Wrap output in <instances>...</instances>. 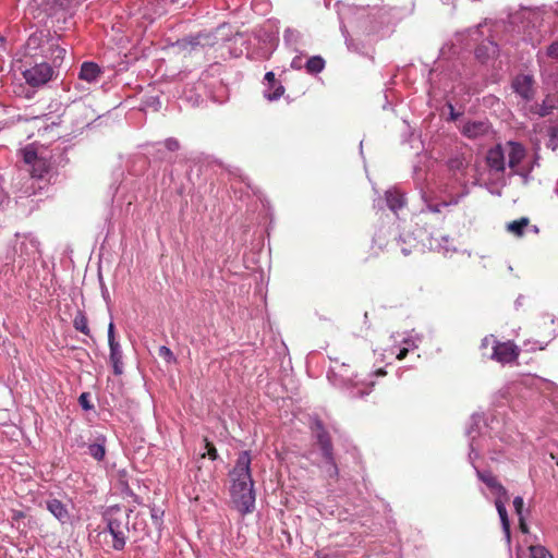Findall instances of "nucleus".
Here are the masks:
<instances>
[{"label":"nucleus","mask_w":558,"mask_h":558,"mask_svg":"<svg viewBox=\"0 0 558 558\" xmlns=\"http://www.w3.org/2000/svg\"><path fill=\"white\" fill-rule=\"evenodd\" d=\"M384 374V371L381 368L376 369L375 376H381Z\"/></svg>","instance_id":"nucleus-49"},{"label":"nucleus","mask_w":558,"mask_h":558,"mask_svg":"<svg viewBox=\"0 0 558 558\" xmlns=\"http://www.w3.org/2000/svg\"><path fill=\"white\" fill-rule=\"evenodd\" d=\"M108 344L110 349L109 360L116 375L123 373V353L120 343L114 337V325L110 322L108 326Z\"/></svg>","instance_id":"nucleus-12"},{"label":"nucleus","mask_w":558,"mask_h":558,"mask_svg":"<svg viewBox=\"0 0 558 558\" xmlns=\"http://www.w3.org/2000/svg\"><path fill=\"white\" fill-rule=\"evenodd\" d=\"M230 495L234 508L241 514L251 513L255 508L254 482L251 474V456L242 451L230 472Z\"/></svg>","instance_id":"nucleus-2"},{"label":"nucleus","mask_w":558,"mask_h":558,"mask_svg":"<svg viewBox=\"0 0 558 558\" xmlns=\"http://www.w3.org/2000/svg\"><path fill=\"white\" fill-rule=\"evenodd\" d=\"M526 156L525 147L514 141H508L505 144H497L490 147L486 154V165L489 170L496 174L504 173L507 166L510 169L520 166Z\"/></svg>","instance_id":"nucleus-3"},{"label":"nucleus","mask_w":558,"mask_h":558,"mask_svg":"<svg viewBox=\"0 0 558 558\" xmlns=\"http://www.w3.org/2000/svg\"><path fill=\"white\" fill-rule=\"evenodd\" d=\"M385 524H386V536L388 534H393V535H390L389 538H390L392 546H397V542H395V539L398 541V536H397V532H396V522L388 520V518L386 517Z\"/></svg>","instance_id":"nucleus-37"},{"label":"nucleus","mask_w":558,"mask_h":558,"mask_svg":"<svg viewBox=\"0 0 558 558\" xmlns=\"http://www.w3.org/2000/svg\"><path fill=\"white\" fill-rule=\"evenodd\" d=\"M303 59L301 56H296L291 61V68L294 70H300L304 66Z\"/></svg>","instance_id":"nucleus-44"},{"label":"nucleus","mask_w":558,"mask_h":558,"mask_svg":"<svg viewBox=\"0 0 558 558\" xmlns=\"http://www.w3.org/2000/svg\"><path fill=\"white\" fill-rule=\"evenodd\" d=\"M373 189H374L375 194L378 195L377 189L375 186Z\"/></svg>","instance_id":"nucleus-54"},{"label":"nucleus","mask_w":558,"mask_h":558,"mask_svg":"<svg viewBox=\"0 0 558 558\" xmlns=\"http://www.w3.org/2000/svg\"><path fill=\"white\" fill-rule=\"evenodd\" d=\"M101 74L99 65L95 62H84L81 65L78 78L87 83H95Z\"/></svg>","instance_id":"nucleus-18"},{"label":"nucleus","mask_w":558,"mask_h":558,"mask_svg":"<svg viewBox=\"0 0 558 558\" xmlns=\"http://www.w3.org/2000/svg\"><path fill=\"white\" fill-rule=\"evenodd\" d=\"M345 385H353V386H355L356 383H353L352 379L348 378L347 381H345Z\"/></svg>","instance_id":"nucleus-51"},{"label":"nucleus","mask_w":558,"mask_h":558,"mask_svg":"<svg viewBox=\"0 0 558 558\" xmlns=\"http://www.w3.org/2000/svg\"><path fill=\"white\" fill-rule=\"evenodd\" d=\"M530 558H554V556L541 545L530 546Z\"/></svg>","instance_id":"nucleus-36"},{"label":"nucleus","mask_w":558,"mask_h":558,"mask_svg":"<svg viewBox=\"0 0 558 558\" xmlns=\"http://www.w3.org/2000/svg\"><path fill=\"white\" fill-rule=\"evenodd\" d=\"M39 251L38 241L29 235L16 234V239L13 245V253L7 258L13 263H17L20 267L31 258H35Z\"/></svg>","instance_id":"nucleus-6"},{"label":"nucleus","mask_w":558,"mask_h":558,"mask_svg":"<svg viewBox=\"0 0 558 558\" xmlns=\"http://www.w3.org/2000/svg\"><path fill=\"white\" fill-rule=\"evenodd\" d=\"M80 0H41L40 7L50 16H57L59 13H70Z\"/></svg>","instance_id":"nucleus-14"},{"label":"nucleus","mask_w":558,"mask_h":558,"mask_svg":"<svg viewBox=\"0 0 558 558\" xmlns=\"http://www.w3.org/2000/svg\"><path fill=\"white\" fill-rule=\"evenodd\" d=\"M418 170H420V169H418V167H417V166H414L413 171H414V174H415V175H418Z\"/></svg>","instance_id":"nucleus-52"},{"label":"nucleus","mask_w":558,"mask_h":558,"mask_svg":"<svg viewBox=\"0 0 558 558\" xmlns=\"http://www.w3.org/2000/svg\"><path fill=\"white\" fill-rule=\"evenodd\" d=\"M112 536V548L116 550H122L126 544L128 533L124 531L108 530Z\"/></svg>","instance_id":"nucleus-30"},{"label":"nucleus","mask_w":558,"mask_h":558,"mask_svg":"<svg viewBox=\"0 0 558 558\" xmlns=\"http://www.w3.org/2000/svg\"><path fill=\"white\" fill-rule=\"evenodd\" d=\"M283 40L284 44L294 51H298L303 46V36L294 28H287L284 31Z\"/></svg>","instance_id":"nucleus-20"},{"label":"nucleus","mask_w":558,"mask_h":558,"mask_svg":"<svg viewBox=\"0 0 558 558\" xmlns=\"http://www.w3.org/2000/svg\"><path fill=\"white\" fill-rule=\"evenodd\" d=\"M468 161L462 154H456L448 159V168L453 172H460L465 169Z\"/></svg>","instance_id":"nucleus-31"},{"label":"nucleus","mask_w":558,"mask_h":558,"mask_svg":"<svg viewBox=\"0 0 558 558\" xmlns=\"http://www.w3.org/2000/svg\"><path fill=\"white\" fill-rule=\"evenodd\" d=\"M131 509L121 508L119 506L109 507L104 519L107 522V530H117L129 532Z\"/></svg>","instance_id":"nucleus-8"},{"label":"nucleus","mask_w":558,"mask_h":558,"mask_svg":"<svg viewBox=\"0 0 558 558\" xmlns=\"http://www.w3.org/2000/svg\"><path fill=\"white\" fill-rule=\"evenodd\" d=\"M306 72L310 74H318L325 69V60L320 56L311 57L305 62Z\"/></svg>","instance_id":"nucleus-25"},{"label":"nucleus","mask_w":558,"mask_h":558,"mask_svg":"<svg viewBox=\"0 0 558 558\" xmlns=\"http://www.w3.org/2000/svg\"><path fill=\"white\" fill-rule=\"evenodd\" d=\"M546 56L558 60V40L554 41L547 47Z\"/></svg>","instance_id":"nucleus-42"},{"label":"nucleus","mask_w":558,"mask_h":558,"mask_svg":"<svg viewBox=\"0 0 558 558\" xmlns=\"http://www.w3.org/2000/svg\"><path fill=\"white\" fill-rule=\"evenodd\" d=\"M49 162L44 157H40L37 161V165H33L31 169L32 177L34 178H43L46 172L49 170Z\"/></svg>","instance_id":"nucleus-34"},{"label":"nucleus","mask_w":558,"mask_h":558,"mask_svg":"<svg viewBox=\"0 0 558 558\" xmlns=\"http://www.w3.org/2000/svg\"><path fill=\"white\" fill-rule=\"evenodd\" d=\"M367 393H368V391H366V390H359V392H357V395L361 396V397H363V396H365Z\"/></svg>","instance_id":"nucleus-50"},{"label":"nucleus","mask_w":558,"mask_h":558,"mask_svg":"<svg viewBox=\"0 0 558 558\" xmlns=\"http://www.w3.org/2000/svg\"><path fill=\"white\" fill-rule=\"evenodd\" d=\"M536 163L537 162L535 160L529 167H519V166H517V167H514V169H510L511 170L510 174L511 175H519L522 179L523 183L527 184L529 181L531 180V172H532V170L534 168V165H536Z\"/></svg>","instance_id":"nucleus-33"},{"label":"nucleus","mask_w":558,"mask_h":558,"mask_svg":"<svg viewBox=\"0 0 558 558\" xmlns=\"http://www.w3.org/2000/svg\"><path fill=\"white\" fill-rule=\"evenodd\" d=\"M386 206L391 210L397 219L405 221L408 210L407 199L403 192L396 187L386 190Z\"/></svg>","instance_id":"nucleus-10"},{"label":"nucleus","mask_w":558,"mask_h":558,"mask_svg":"<svg viewBox=\"0 0 558 558\" xmlns=\"http://www.w3.org/2000/svg\"><path fill=\"white\" fill-rule=\"evenodd\" d=\"M374 208L378 210L383 208V201L379 196L374 199Z\"/></svg>","instance_id":"nucleus-48"},{"label":"nucleus","mask_w":558,"mask_h":558,"mask_svg":"<svg viewBox=\"0 0 558 558\" xmlns=\"http://www.w3.org/2000/svg\"><path fill=\"white\" fill-rule=\"evenodd\" d=\"M547 147L555 150L558 147V118L550 121L547 129Z\"/></svg>","instance_id":"nucleus-27"},{"label":"nucleus","mask_w":558,"mask_h":558,"mask_svg":"<svg viewBox=\"0 0 558 558\" xmlns=\"http://www.w3.org/2000/svg\"><path fill=\"white\" fill-rule=\"evenodd\" d=\"M466 435L470 440L469 461L473 465L477 478L485 484L487 489L495 497L496 510L500 519L508 550L511 553L510 520L505 506V502L509 499L508 492L490 471L480 470L475 465V459L480 457V452L484 450L500 451L494 441L496 437L499 438L500 441H506L499 427V421L496 417H492L489 422H486L482 415L473 414L471 416V423L466 428Z\"/></svg>","instance_id":"nucleus-1"},{"label":"nucleus","mask_w":558,"mask_h":558,"mask_svg":"<svg viewBox=\"0 0 558 558\" xmlns=\"http://www.w3.org/2000/svg\"><path fill=\"white\" fill-rule=\"evenodd\" d=\"M47 510L62 524L70 521L66 506L59 499L51 498L46 501Z\"/></svg>","instance_id":"nucleus-16"},{"label":"nucleus","mask_w":558,"mask_h":558,"mask_svg":"<svg viewBox=\"0 0 558 558\" xmlns=\"http://www.w3.org/2000/svg\"><path fill=\"white\" fill-rule=\"evenodd\" d=\"M547 14L546 7L526 9L523 12L524 41L536 46L544 39L549 29V24L546 23Z\"/></svg>","instance_id":"nucleus-5"},{"label":"nucleus","mask_w":558,"mask_h":558,"mask_svg":"<svg viewBox=\"0 0 558 558\" xmlns=\"http://www.w3.org/2000/svg\"><path fill=\"white\" fill-rule=\"evenodd\" d=\"M530 220L526 217H522L518 220H513L507 225V230L517 236H522L524 229L529 226Z\"/></svg>","instance_id":"nucleus-28"},{"label":"nucleus","mask_w":558,"mask_h":558,"mask_svg":"<svg viewBox=\"0 0 558 558\" xmlns=\"http://www.w3.org/2000/svg\"><path fill=\"white\" fill-rule=\"evenodd\" d=\"M391 339L393 344L389 349L390 354H395L398 360H402L409 351L418 347V343L422 341V336L414 331H405L392 335Z\"/></svg>","instance_id":"nucleus-7"},{"label":"nucleus","mask_w":558,"mask_h":558,"mask_svg":"<svg viewBox=\"0 0 558 558\" xmlns=\"http://www.w3.org/2000/svg\"><path fill=\"white\" fill-rule=\"evenodd\" d=\"M163 144H165V147L170 151H175L180 148V144H179L178 140H175L173 137L167 138Z\"/></svg>","instance_id":"nucleus-43"},{"label":"nucleus","mask_w":558,"mask_h":558,"mask_svg":"<svg viewBox=\"0 0 558 558\" xmlns=\"http://www.w3.org/2000/svg\"><path fill=\"white\" fill-rule=\"evenodd\" d=\"M497 52V46L493 41H487L486 44H482L475 50V56L478 60L485 61L492 54Z\"/></svg>","instance_id":"nucleus-26"},{"label":"nucleus","mask_w":558,"mask_h":558,"mask_svg":"<svg viewBox=\"0 0 558 558\" xmlns=\"http://www.w3.org/2000/svg\"><path fill=\"white\" fill-rule=\"evenodd\" d=\"M496 342L497 341L493 336L485 337L481 345L483 350V355L489 356V353L493 351L494 344H496Z\"/></svg>","instance_id":"nucleus-38"},{"label":"nucleus","mask_w":558,"mask_h":558,"mask_svg":"<svg viewBox=\"0 0 558 558\" xmlns=\"http://www.w3.org/2000/svg\"><path fill=\"white\" fill-rule=\"evenodd\" d=\"M445 252H449V247L444 246Z\"/></svg>","instance_id":"nucleus-55"},{"label":"nucleus","mask_w":558,"mask_h":558,"mask_svg":"<svg viewBox=\"0 0 558 558\" xmlns=\"http://www.w3.org/2000/svg\"><path fill=\"white\" fill-rule=\"evenodd\" d=\"M513 88L524 99L532 97V78L527 75L518 77L513 82Z\"/></svg>","instance_id":"nucleus-19"},{"label":"nucleus","mask_w":558,"mask_h":558,"mask_svg":"<svg viewBox=\"0 0 558 558\" xmlns=\"http://www.w3.org/2000/svg\"><path fill=\"white\" fill-rule=\"evenodd\" d=\"M40 157L38 156L37 151L35 150V148L29 145V146H26L24 149H23V159L25 161V163L29 165L31 167L35 163L37 165V161Z\"/></svg>","instance_id":"nucleus-35"},{"label":"nucleus","mask_w":558,"mask_h":558,"mask_svg":"<svg viewBox=\"0 0 558 558\" xmlns=\"http://www.w3.org/2000/svg\"><path fill=\"white\" fill-rule=\"evenodd\" d=\"M311 428L324 459L322 463L317 464L318 468L322 470L326 477L337 478L339 470L335 461L333 447L329 434L319 420H314L311 424Z\"/></svg>","instance_id":"nucleus-4"},{"label":"nucleus","mask_w":558,"mask_h":558,"mask_svg":"<svg viewBox=\"0 0 558 558\" xmlns=\"http://www.w3.org/2000/svg\"><path fill=\"white\" fill-rule=\"evenodd\" d=\"M513 507H514V511H515L518 518L524 517V514H523L524 501L521 496H517L513 499Z\"/></svg>","instance_id":"nucleus-40"},{"label":"nucleus","mask_w":558,"mask_h":558,"mask_svg":"<svg viewBox=\"0 0 558 558\" xmlns=\"http://www.w3.org/2000/svg\"><path fill=\"white\" fill-rule=\"evenodd\" d=\"M400 226L398 225L397 229ZM390 234L393 239L390 241V251H399L403 256L411 254L412 250L416 247V240L410 232H400L399 230H390Z\"/></svg>","instance_id":"nucleus-11"},{"label":"nucleus","mask_w":558,"mask_h":558,"mask_svg":"<svg viewBox=\"0 0 558 558\" xmlns=\"http://www.w3.org/2000/svg\"><path fill=\"white\" fill-rule=\"evenodd\" d=\"M532 230H533L535 233H536V232H538V228H537L536 226H533V227H532Z\"/></svg>","instance_id":"nucleus-53"},{"label":"nucleus","mask_w":558,"mask_h":558,"mask_svg":"<svg viewBox=\"0 0 558 558\" xmlns=\"http://www.w3.org/2000/svg\"><path fill=\"white\" fill-rule=\"evenodd\" d=\"M44 38H45V35L43 32L32 34L28 37L27 43H26V47L29 50V52L36 51L39 49L40 52L43 53V50L47 49V45H46V41L44 43Z\"/></svg>","instance_id":"nucleus-23"},{"label":"nucleus","mask_w":558,"mask_h":558,"mask_svg":"<svg viewBox=\"0 0 558 558\" xmlns=\"http://www.w3.org/2000/svg\"><path fill=\"white\" fill-rule=\"evenodd\" d=\"M448 107L450 109V119L452 121H456L458 119V117L460 116V113L454 111V107L451 104H448Z\"/></svg>","instance_id":"nucleus-47"},{"label":"nucleus","mask_w":558,"mask_h":558,"mask_svg":"<svg viewBox=\"0 0 558 558\" xmlns=\"http://www.w3.org/2000/svg\"><path fill=\"white\" fill-rule=\"evenodd\" d=\"M158 354L161 359H163L167 363H172L175 361V357L172 353V351L168 348V347H165V345H161L159 348V351H158Z\"/></svg>","instance_id":"nucleus-39"},{"label":"nucleus","mask_w":558,"mask_h":558,"mask_svg":"<svg viewBox=\"0 0 558 558\" xmlns=\"http://www.w3.org/2000/svg\"><path fill=\"white\" fill-rule=\"evenodd\" d=\"M88 453L97 461H102L106 456V437L98 436L95 442L88 445Z\"/></svg>","instance_id":"nucleus-21"},{"label":"nucleus","mask_w":558,"mask_h":558,"mask_svg":"<svg viewBox=\"0 0 558 558\" xmlns=\"http://www.w3.org/2000/svg\"><path fill=\"white\" fill-rule=\"evenodd\" d=\"M80 405L88 411L93 409V404L89 402V395L86 392H83L78 398Z\"/></svg>","instance_id":"nucleus-41"},{"label":"nucleus","mask_w":558,"mask_h":558,"mask_svg":"<svg viewBox=\"0 0 558 558\" xmlns=\"http://www.w3.org/2000/svg\"><path fill=\"white\" fill-rule=\"evenodd\" d=\"M558 107V98L554 95H547L541 105H536V111L541 117H546Z\"/></svg>","instance_id":"nucleus-22"},{"label":"nucleus","mask_w":558,"mask_h":558,"mask_svg":"<svg viewBox=\"0 0 558 558\" xmlns=\"http://www.w3.org/2000/svg\"><path fill=\"white\" fill-rule=\"evenodd\" d=\"M489 132V124L486 121H471L464 124L462 133L469 138H477Z\"/></svg>","instance_id":"nucleus-17"},{"label":"nucleus","mask_w":558,"mask_h":558,"mask_svg":"<svg viewBox=\"0 0 558 558\" xmlns=\"http://www.w3.org/2000/svg\"><path fill=\"white\" fill-rule=\"evenodd\" d=\"M489 357L499 363H510L518 357L515 347L511 342H496Z\"/></svg>","instance_id":"nucleus-15"},{"label":"nucleus","mask_w":558,"mask_h":558,"mask_svg":"<svg viewBox=\"0 0 558 558\" xmlns=\"http://www.w3.org/2000/svg\"><path fill=\"white\" fill-rule=\"evenodd\" d=\"M26 83L38 87L48 83L53 76V69L47 62L37 63L23 72Z\"/></svg>","instance_id":"nucleus-9"},{"label":"nucleus","mask_w":558,"mask_h":558,"mask_svg":"<svg viewBox=\"0 0 558 558\" xmlns=\"http://www.w3.org/2000/svg\"><path fill=\"white\" fill-rule=\"evenodd\" d=\"M519 529L520 531L523 533V534H527L529 533V526H527V523L525 521V517H519Z\"/></svg>","instance_id":"nucleus-45"},{"label":"nucleus","mask_w":558,"mask_h":558,"mask_svg":"<svg viewBox=\"0 0 558 558\" xmlns=\"http://www.w3.org/2000/svg\"><path fill=\"white\" fill-rule=\"evenodd\" d=\"M263 86L264 97L269 101L278 100L284 94L282 83L276 78L275 73L271 71L265 74Z\"/></svg>","instance_id":"nucleus-13"},{"label":"nucleus","mask_w":558,"mask_h":558,"mask_svg":"<svg viewBox=\"0 0 558 558\" xmlns=\"http://www.w3.org/2000/svg\"><path fill=\"white\" fill-rule=\"evenodd\" d=\"M46 45L47 49L43 50V54L48 57V54L50 53V58L53 60L54 63L58 60H62L64 58L66 52L64 48L59 47L52 40H46Z\"/></svg>","instance_id":"nucleus-24"},{"label":"nucleus","mask_w":558,"mask_h":558,"mask_svg":"<svg viewBox=\"0 0 558 558\" xmlns=\"http://www.w3.org/2000/svg\"><path fill=\"white\" fill-rule=\"evenodd\" d=\"M175 0H171V2H174Z\"/></svg>","instance_id":"nucleus-56"},{"label":"nucleus","mask_w":558,"mask_h":558,"mask_svg":"<svg viewBox=\"0 0 558 558\" xmlns=\"http://www.w3.org/2000/svg\"><path fill=\"white\" fill-rule=\"evenodd\" d=\"M73 326L77 331H81L85 336H90L88 320L83 312H77L73 320Z\"/></svg>","instance_id":"nucleus-32"},{"label":"nucleus","mask_w":558,"mask_h":558,"mask_svg":"<svg viewBox=\"0 0 558 558\" xmlns=\"http://www.w3.org/2000/svg\"><path fill=\"white\" fill-rule=\"evenodd\" d=\"M413 11V5H405L402 8L391 7L386 14L389 15V17L393 21H401L409 16Z\"/></svg>","instance_id":"nucleus-29"},{"label":"nucleus","mask_w":558,"mask_h":558,"mask_svg":"<svg viewBox=\"0 0 558 558\" xmlns=\"http://www.w3.org/2000/svg\"><path fill=\"white\" fill-rule=\"evenodd\" d=\"M207 449H208V450H207V454L209 456V458H210L211 460H216V459H217V457H218V453H217L216 448H215L213 445L207 444Z\"/></svg>","instance_id":"nucleus-46"}]
</instances>
